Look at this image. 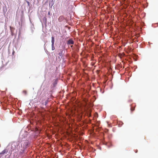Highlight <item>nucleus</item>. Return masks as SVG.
Segmentation results:
<instances>
[{"instance_id":"obj_10","label":"nucleus","mask_w":158,"mask_h":158,"mask_svg":"<svg viewBox=\"0 0 158 158\" xmlns=\"http://www.w3.org/2000/svg\"><path fill=\"white\" fill-rule=\"evenodd\" d=\"M88 116H89V117L91 116V114H90V113H89V114H88Z\"/></svg>"},{"instance_id":"obj_5","label":"nucleus","mask_w":158,"mask_h":158,"mask_svg":"<svg viewBox=\"0 0 158 158\" xmlns=\"http://www.w3.org/2000/svg\"><path fill=\"white\" fill-rule=\"evenodd\" d=\"M62 53H63V52L61 51L59 53V55H60V56H61L62 55Z\"/></svg>"},{"instance_id":"obj_11","label":"nucleus","mask_w":158,"mask_h":158,"mask_svg":"<svg viewBox=\"0 0 158 158\" xmlns=\"http://www.w3.org/2000/svg\"><path fill=\"white\" fill-rule=\"evenodd\" d=\"M45 20L46 22H47V19L46 18H45Z\"/></svg>"},{"instance_id":"obj_3","label":"nucleus","mask_w":158,"mask_h":158,"mask_svg":"<svg viewBox=\"0 0 158 158\" xmlns=\"http://www.w3.org/2000/svg\"><path fill=\"white\" fill-rule=\"evenodd\" d=\"M52 50H54L55 49V47L54 46V45H52Z\"/></svg>"},{"instance_id":"obj_1","label":"nucleus","mask_w":158,"mask_h":158,"mask_svg":"<svg viewBox=\"0 0 158 158\" xmlns=\"http://www.w3.org/2000/svg\"><path fill=\"white\" fill-rule=\"evenodd\" d=\"M68 44H73L74 42L73 40H68Z\"/></svg>"},{"instance_id":"obj_13","label":"nucleus","mask_w":158,"mask_h":158,"mask_svg":"<svg viewBox=\"0 0 158 158\" xmlns=\"http://www.w3.org/2000/svg\"><path fill=\"white\" fill-rule=\"evenodd\" d=\"M24 93H26V91H24Z\"/></svg>"},{"instance_id":"obj_16","label":"nucleus","mask_w":158,"mask_h":158,"mask_svg":"<svg viewBox=\"0 0 158 158\" xmlns=\"http://www.w3.org/2000/svg\"><path fill=\"white\" fill-rule=\"evenodd\" d=\"M90 112V110H89V112Z\"/></svg>"},{"instance_id":"obj_8","label":"nucleus","mask_w":158,"mask_h":158,"mask_svg":"<svg viewBox=\"0 0 158 158\" xmlns=\"http://www.w3.org/2000/svg\"><path fill=\"white\" fill-rule=\"evenodd\" d=\"M48 100H47L46 101H45V105H47L48 103Z\"/></svg>"},{"instance_id":"obj_9","label":"nucleus","mask_w":158,"mask_h":158,"mask_svg":"<svg viewBox=\"0 0 158 158\" xmlns=\"http://www.w3.org/2000/svg\"><path fill=\"white\" fill-rule=\"evenodd\" d=\"M24 150H22L21 152H20V153L22 154L24 152Z\"/></svg>"},{"instance_id":"obj_7","label":"nucleus","mask_w":158,"mask_h":158,"mask_svg":"<svg viewBox=\"0 0 158 158\" xmlns=\"http://www.w3.org/2000/svg\"><path fill=\"white\" fill-rule=\"evenodd\" d=\"M55 40H52V45H53Z\"/></svg>"},{"instance_id":"obj_12","label":"nucleus","mask_w":158,"mask_h":158,"mask_svg":"<svg viewBox=\"0 0 158 158\" xmlns=\"http://www.w3.org/2000/svg\"><path fill=\"white\" fill-rule=\"evenodd\" d=\"M56 33H58V32H57V31H56Z\"/></svg>"},{"instance_id":"obj_15","label":"nucleus","mask_w":158,"mask_h":158,"mask_svg":"<svg viewBox=\"0 0 158 158\" xmlns=\"http://www.w3.org/2000/svg\"><path fill=\"white\" fill-rule=\"evenodd\" d=\"M50 14V12H48V14Z\"/></svg>"},{"instance_id":"obj_14","label":"nucleus","mask_w":158,"mask_h":158,"mask_svg":"<svg viewBox=\"0 0 158 158\" xmlns=\"http://www.w3.org/2000/svg\"><path fill=\"white\" fill-rule=\"evenodd\" d=\"M24 93H26V91H24Z\"/></svg>"},{"instance_id":"obj_4","label":"nucleus","mask_w":158,"mask_h":158,"mask_svg":"<svg viewBox=\"0 0 158 158\" xmlns=\"http://www.w3.org/2000/svg\"><path fill=\"white\" fill-rule=\"evenodd\" d=\"M131 111H133L135 110V108H134L131 107Z\"/></svg>"},{"instance_id":"obj_6","label":"nucleus","mask_w":158,"mask_h":158,"mask_svg":"<svg viewBox=\"0 0 158 158\" xmlns=\"http://www.w3.org/2000/svg\"><path fill=\"white\" fill-rule=\"evenodd\" d=\"M52 40H54L55 39V35L54 34L52 36Z\"/></svg>"},{"instance_id":"obj_2","label":"nucleus","mask_w":158,"mask_h":158,"mask_svg":"<svg viewBox=\"0 0 158 158\" xmlns=\"http://www.w3.org/2000/svg\"><path fill=\"white\" fill-rule=\"evenodd\" d=\"M6 152V151L5 150H3L2 152L1 153H0V154H4Z\"/></svg>"}]
</instances>
